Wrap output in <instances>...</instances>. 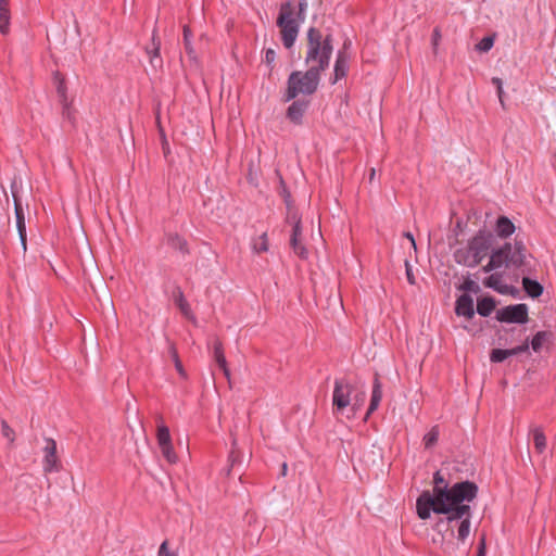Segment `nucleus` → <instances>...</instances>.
Returning a JSON list of instances; mask_svg holds the SVG:
<instances>
[{"label":"nucleus","mask_w":556,"mask_h":556,"mask_svg":"<svg viewBox=\"0 0 556 556\" xmlns=\"http://www.w3.org/2000/svg\"><path fill=\"white\" fill-rule=\"evenodd\" d=\"M173 301L186 318L190 319L193 317L190 305L187 302L181 288L178 286L173 290Z\"/></svg>","instance_id":"412c9836"},{"label":"nucleus","mask_w":556,"mask_h":556,"mask_svg":"<svg viewBox=\"0 0 556 556\" xmlns=\"http://www.w3.org/2000/svg\"><path fill=\"white\" fill-rule=\"evenodd\" d=\"M404 236L410 241L412 245L416 248L414 236L410 232H405Z\"/></svg>","instance_id":"864d4df0"},{"label":"nucleus","mask_w":556,"mask_h":556,"mask_svg":"<svg viewBox=\"0 0 556 556\" xmlns=\"http://www.w3.org/2000/svg\"><path fill=\"white\" fill-rule=\"evenodd\" d=\"M519 293L518 289L515 288V290H509L508 294H511L513 296H516Z\"/></svg>","instance_id":"6e6d98bb"},{"label":"nucleus","mask_w":556,"mask_h":556,"mask_svg":"<svg viewBox=\"0 0 556 556\" xmlns=\"http://www.w3.org/2000/svg\"><path fill=\"white\" fill-rule=\"evenodd\" d=\"M529 350L528 340H526L521 345H518L513 349H493L490 353V361L492 363H502L510 356L518 355L525 353Z\"/></svg>","instance_id":"9d476101"},{"label":"nucleus","mask_w":556,"mask_h":556,"mask_svg":"<svg viewBox=\"0 0 556 556\" xmlns=\"http://www.w3.org/2000/svg\"><path fill=\"white\" fill-rule=\"evenodd\" d=\"M281 184H283V182L281 181ZM280 193H281V195L283 197V199H285V200H286V199H288V201L291 203V200H290V199H291V195H290V193L287 191V188H286V186H285V185H282V190H281V192H280Z\"/></svg>","instance_id":"8fccbe9b"},{"label":"nucleus","mask_w":556,"mask_h":556,"mask_svg":"<svg viewBox=\"0 0 556 556\" xmlns=\"http://www.w3.org/2000/svg\"><path fill=\"white\" fill-rule=\"evenodd\" d=\"M496 301L492 296H483L478 300L477 313L482 317H488L494 311Z\"/></svg>","instance_id":"a878e982"},{"label":"nucleus","mask_w":556,"mask_h":556,"mask_svg":"<svg viewBox=\"0 0 556 556\" xmlns=\"http://www.w3.org/2000/svg\"><path fill=\"white\" fill-rule=\"evenodd\" d=\"M514 223L506 216H500L496 220L495 231L502 239H506L515 232Z\"/></svg>","instance_id":"4be33fe9"},{"label":"nucleus","mask_w":556,"mask_h":556,"mask_svg":"<svg viewBox=\"0 0 556 556\" xmlns=\"http://www.w3.org/2000/svg\"><path fill=\"white\" fill-rule=\"evenodd\" d=\"M321 75L315 68L303 71H293L287 79V88L282 96L283 102H290L300 94L312 96L319 86Z\"/></svg>","instance_id":"39448f33"},{"label":"nucleus","mask_w":556,"mask_h":556,"mask_svg":"<svg viewBox=\"0 0 556 556\" xmlns=\"http://www.w3.org/2000/svg\"><path fill=\"white\" fill-rule=\"evenodd\" d=\"M305 8H306V3L305 2H300L299 3V16H301V14L305 10Z\"/></svg>","instance_id":"5fc2aeb1"},{"label":"nucleus","mask_w":556,"mask_h":556,"mask_svg":"<svg viewBox=\"0 0 556 556\" xmlns=\"http://www.w3.org/2000/svg\"><path fill=\"white\" fill-rule=\"evenodd\" d=\"M553 337L551 331H539L536 332L531 340V348L534 352H539L543 343L548 341Z\"/></svg>","instance_id":"cd10ccee"},{"label":"nucleus","mask_w":556,"mask_h":556,"mask_svg":"<svg viewBox=\"0 0 556 556\" xmlns=\"http://www.w3.org/2000/svg\"><path fill=\"white\" fill-rule=\"evenodd\" d=\"M161 40L156 35V29L153 30L151 45L147 46L146 51L150 55V63L154 68H162L163 60L160 55Z\"/></svg>","instance_id":"4468645a"},{"label":"nucleus","mask_w":556,"mask_h":556,"mask_svg":"<svg viewBox=\"0 0 556 556\" xmlns=\"http://www.w3.org/2000/svg\"><path fill=\"white\" fill-rule=\"evenodd\" d=\"M455 314L457 316H463L466 319H471L475 316V307L472 298L464 293L459 295L455 302Z\"/></svg>","instance_id":"f8f14e48"},{"label":"nucleus","mask_w":556,"mask_h":556,"mask_svg":"<svg viewBox=\"0 0 556 556\" xmlns=\"http://www.w3.org/2000/svg\"><path fill=\"white\" fill-rule=\"evenodd\" d=\"M366 392L357 391L355 387L345 378L336 379L332 392V413L333 415L343 414L344 409L351 406V410L356 414L364 405Z\"/></svg>","instance_id":"20e7f679"},{"label":"nucleus","mask_w":556,"mask_h":556,"mask_svg":"<svg viewBox=\"0 0 556 556\" xmlns=\"http://www.w3.org/2000/svg\"><path fill=\"white\" fill-rule=\"evenodd\" d=\"M302 226L292 227V232L290 236V247L295 255H298L302 260H306L308 257V251L302 242Z\"/></svg>","instance_id":"ddd939ff"},{"label":"nucleus","mask_w":556,"mask_h":556,"mask_svg":"<svg viewBox=\"0 0 556 556\" xmlns=\"http://www.w3.org/2000/svg\"><path fill=\"white\" fill-rule=\"evenodd\" d=\"M286 205H287V223L291 224L293 226H302L301 217L298 213V211L292 206V204L286 199Z\"/></svg>","instance_id":"c756f323"},{"label":"nucleus","mask_w":556,"mask_h":556,"mask_svg":"<svg viewBox=\"0 0 556 556\" xmlns=\"http://www.w3.org/2000/svg\"><path fill=\"white\" fill-rule=\"evenodd\" d=\"M276 59V52L274 49L268 48L265 52V62L267 65L271 66Z\"/></svg>","instance_id":"ea45409f"},{"label":"nucleus","mask_w":556,"mask_h":556,"mask_svg":"<svg viewBox=\"0 0 556 556\" xmlns=\"http://www.w3.org/2000/svg\"><path fill=\"white\" fill-rule=\"evenodd\" d=\"M509 252H510V243L506 242L501 248L492 250V252L490 254V261L497 268H501L503 266L508 268V267H510V263H508Z\"/></svg>","instance_id":"a211bd4d"},{"label":"nucleus","mask_w":556,"mask_h":556,"mask_svg":"<svg viewBox=\"0 0 556 556\" xmlns=\"http://www.w3.org/2000/svg\"><path fill=\"white\" fill-rule=\"evenodd\" d=\"M440 429L439 426H433L429 432L424 435L422 442L426 450L432 448L439 440Z\"/></svg>","instance_id":"c85d7f7f"},{"label":"nucleus","mask_w":556,"mask_h":556,"mask_svg":"<svg viewBox=\"0 0 556 556\" xmlns=\"http://www.w3.org/2000/svg\"><path fill=\"white\" fill-rule=\"evenodd\" d=\"M457 289L460 291H464L467 294H468V292H472V293L477 294L481 290L480 286L476 281L471 280L470 278H466L464 280V282L457 287Z\"/></svg>","instance_id":"72a5a7b5"},{"label":"nucleus","mask_w":556,"mask_h":556,"mask_svg":"<svg viewBox=\"0 0 556 556\" xmlns=\"http://www.w3.org/2000/svg\"><path fill=\"white\" fill-rule=\"evenodd\" d=\"M213 357L218 367L222 369L225 377L229 378L230 371L227 366V361L224 354L223 343L218 339H215L213 342Z\"/></svg>","instance_id":"aec40b11"},{"label":"nucleus","mask_w":556,"mask_h":556,"mask_svg":"<svg viewBox=\"0 0 556 556\" xmlns=\"http://www.w3.org/2000/svg\"><path fill=\"white\" fill-rule=\"evenodd\" d=\"M53 81H54L55 89H56L58 96L60 98V101L62 102L64 110H66L67 109V102H66L67 101V96H66L67 88H66L65 79L60 72H55L53 74Z\"/></svg>","instance_id":"393cba45"},{"label":"nucleus","mask_w":556,"mask_h":556,"mask_svg":"<svg viewBox=\"0 0 556 556\" xmlns=\"http://www.w3.org/2000/svg\"><path fill=\"white\" fill-rule=\"evenodd\" d=\"M192 33H191V29L188 25H185L184 26V46H185V50L187 52V54L189 55L190 59H195L197 58V54H195V51L191 45V40H190V37H191Z\"/></svg>","instance_id":"7c9ffc66"},{"label":"nucleus","mask_w":556,"mask_h":556,"mask_svg":"<svg viewBox=\"0 0 556 556\" xmlns=\"http://www.w3.org/2000/svg\"><path fill=\"white\" fill-rule=\"evenodd\" d=\"M432 492L426 490L417 497L416 511L420 519L427 520L431 513L445 515L440 519L437 528L446 527L454 535V527L457 526V540L466 541L470 533L472 509L470 502L478 495V485L469 480L451 484L442 470H437L432 478Z\"/></svg>","instance_id":"f257e3e1"},{"label":"nucleus","mask_w":556,"mask_h":556,"mask_svg":"<svg viewBox=\"0 0 556 556\" xmlns=\"http://www.w3.org/2000/svg\"><path fill=\"white\" fill-rule=\"evenodd\" d=\"M501 279H502V276L500 274H492L490 275L489 277H486L483 281V285L486 287V288H491L495 291H498L500 289V283H501Z\"/></svg>","instance_id":"c9c22d12"},{"label":"nucleus","mask_w":556,"mask_h":556,"mask_svg":"<svg viewBox=\"0 0 556 556\" xmlns=\"http://www.w3.org/2000/svg\"><path fill=\"white\" fill-rule=\"evenodd\" d=\"M485 553H486L485 536L482 535L478 543L477 556H485Z\"/></svg>","instance_id":"a19ab883"},{"label":"nucleus","mask_w":556,"mask_h":556,"mask_svg":"<svg viewBox=\"0 0 556 556\" xmlns=\"http://www.w3.org/2000/svg\"><path fill=\"white\" fill-rule=\"evenodd\" d=\"M496 91H497V96H498L500 102H501L502 106L504 108V100H503L504 91H503V86H501V87L496 88Z\"/></svg>","instance_id":"3c124183"},{"label":"nucleus","mask_w":556,"mask_h":556,"mask_svg":"<svg viewBox=\"0 0 556 556\" xmlns=\"http://www.w3.org/2000/svg\"><path fill=\"white\" fill-rule=\"evenodd\" d=\"M294 4L289 0L281 4L277 17V26L280 28L281 41L287 49L294 46L299 35L300 24L294 18Z\"/></svg>","instance_id":"423d86ee"},{"label":"nucleus","mask_w":556,"mask_h":556,"mask_svg":"<svg viewBox=\"0 0 556 556\" xmlns=\"http://www.w3.org/2000/svg\"><path fill=\"white\" fill-rule=\"evenodd\" d=\"M405 267H406V278H407L408 283L415 285L416 283L415 276L413 274L412 266L409 265V263L407 261L405 262Z\"/></svg>","instance_id":"79ce46f5"},{"label":"nucleus","mask_w":556,"mask_h":556,"mask_svg":"<svg viewBox=\"0 0 556 556\" xmlns=\"http://www.w3.org/2000/svg\"><path fill=\"white\" fill-rule=\"evenodd\" d=\"M159 556H176L175 553L169 552L167 541H164L159 548Z\"/></svg>","instance_id":"37998d69"},{"label":"nucleus","mask_w":556,"mask_h":556,"mask_svg":"<svg viewBox=\"0 0 556 556\" xmlns=\"http://www.w3.org/2000/svg\"><path fill=\"white\" fill-rule=\"evenodd\" d=\"M12 195H13V200H14L16 229L18 232L23 252L26 253V251H27V232H26L24 208H23L20 197L14 191H12Z\"/></svg>","instance_id":"1a4fd4ad"},{"label":"nucleus","mask_w":556,"mask_h":556,"mask_svg":"<svg viewBox=\"0 0 556 556\" xmlns=\"http://www.w3.org/2000/svg\"><path fill=\"white\" fill-rule=\"evenodd\" d=\"M492 84H493L496 88H498V87L503 86V81H502V79H501V78H498V77H493V78H492Z\"/></svg>","instance_id":"603ef678"},{"label":"nucleus","mask_w":556,"mask_h":556,"mask_svg":"<svg viewBox=\"0 0 556 556\" xmlns=\"http://www.w3.org/2000/svg\"><path fill=\"white\" fill-rule=\"evenodd\" d=\"M156 439L159 446L172 443L170 433L168 427L161 425L157 427Z\"/></svg>","instance_id":"2f4dec72"},{"label":"nucleus","mask_w":556,"mask_h":556,"mask_svg":"<svg viewBox=\"0 0 556 556\" xmlns=\"http://www.w3.org/2000/svg\"><path fill=\"white\" fill-rule=\"evenodd\" d=\"M1 434L5 439H8L10 443H13L15 440L14 430L9 426V424L4 419L1 420Z\"/></svg>","instance_id":"e433bc0d"},{"label":"nucleus","mask_w":556,"mask_h":556,"mask_svg":"<svg viewBox=\"0 0 556 556\" xmlns=\"http://www.w3.org/2000/svg\"><path fill=\"white\" fill-rule=\"evenodd\" d=\"M494 40L492 37H484L477 45L478 50L486 52L493 47Z\"/></svg>","instance_id":"4c0bfd02"},{"label":"nucleus","mask_w":556,"mask_h":556,"mask_svg":"<svg viewBox=\"0 0 556 556\" xmlns=\"http://www.w3.org/2000/svg\"><path fill=\"white\" fill-rule=\"evenodd\" d=\"M528 306L523 303L507 305L496 311L495 318L501 323L526 324L528 321Z\"/></svg>","instance_id":"0eeeda50"},{"label":"nucleus","mask_w":556,"mask_h":556,"mask_svg":"<svg viewBox=\"0 0 556 556\" xmlns=\"http://www.w3.org/2000/svg\"><path fill=\"white\" fill-rule=\"evenodd\" d=\"M166 243L169 248L179 251L182 255L190 253L187 240L176 232L166 233Z\"/></svg>","instance_id":"6ab92c4d"},{"label":"nucleus","mask_w":556,"mask_h":556,"mask_svg":"<svg viewBox=\"0 0 556 556\" xmlns=\"http://www.w3.org/2000/svg\"><path fill=\"white\" fill-rule=\"evenodd\" d=\"M381 399H382V384L380 382L379 375L376 372L374 382H372L370 403H369L368 409L365 415V420H367L368 417L379 407Z\"/></svg>","instance_id":"2eb2a0df"},{"label":"nucleus","mask_w":556,"mask_h":556,"mask_svg":"<svg viewBox=\"0 0 556 556\" xmlns=\"http://www.w3.org/2000/svg\"><path fill=\"white\" fill-rule=\"evenodd\" d=\"M286 470H287V464H283L282 465V473L286 475Z\"/></svg>","instance_id":"13d9d810"},{"label":"nucleus","mask_w":556,"mask_h":556,"mask_svg":"<svg viewBox=\"0 0 556 556\" xmlns=\"http://www.w3.org/2000/svg\"><path fill=\"white\" fill-rule=\"evenodd\" d=\"M349 71V58L345 52L339 51L337 54V59L334 62L333 68V78L331 79V84H337L340 79L346 76Z\"/></svg>","instance_id":"f3484780"},{"label":"nucleus","mask_w":556,"mask_h":556,"mask_svg":"<svg viewBox=\"0 0 556 556\" xmlns=\"http://www.w3.org/2000/svg\"><path fill=\"white\" fill-rule=\"evenodd\" d=\"M496 269H498V268L489 260L488 264L484 265L481 270L483 273H491Z\"/></svg>","instance_id":"49530a36"},{"label":"nucleus","mask_w":556,"mask_h":556,"mask_svg":"<svg viewBox=\"0 0 556 556\" xmlns=\"http://www.w3.org/2000/svg\"><path fill=\"white\" fill-rule=\"evenodd\" d=\"M533 444L538 453H543L546 448V437L541 427H534L531 430Z\"/></svg>","instance_id":"bb28decb"},{"label":"nucleus","mask_w":556,"mask_h":556,"mask_svg":"<svg viewBox=\"0 0 556 556\" xmlns=\"http://www.w3.org/2000/svg\"><path fill=\"white\" fill-rule=\"evenodd\" d=\"M160 450H161V453H162L163 457L169 464H175L177 462V455L174 452V447H173L172 443L160 446Z\"/></svg>","instance_id":"f704fd0d"},{"label":"nucleus","mask_w":556,"mask_h":556,"mask_svg":"<svg viewBox=\"0 0 556 556\" xmlns=\"http://www.w3.org/2000/svg\"><path fill=\"white\" fill-rule=\"evenodd\" d=\"M493 236L484 230H479L466 245L454 250V261L463 266L473 268L489 254Z\"/></svg>","instance_id":"7ed1b4c3"},{"label":"nucleus","mask_w":556,"mask_h":556,"mask_svg":"<svg viewBox=\"0 0 556 556\" xmlns=\"http://www.w3.org/2000/svg\"><path fill=\"white\" fill-rule=\"evenodd\" d=\"M508 256L510 267L520 268L523 273L530 271L529 262L527 261V248L522 239L515 238L514 248L510 245Z\"/></svg>","instance_id":"6e6552de"},{"label":"nucleus","mask_w":556,"mask_h":556,"mask_svg":"<svg viewBox=\"0 0 556 556\" xmlns=\"http://www.w3.org/2000/svg\"><path fill=\"white\" fill-rule=\"evenodd\" d=\"M175 367L177 369V371L182 376V377H186V372L184 370V367H182V364L179 359V357H176V361H175Z\"/></svg>","instance_id":"de8ad7c7"},{"label":"nucleus","mask_w":556,"mask_h":556,"mask_svg":"<svg viewBox=\"0 0 556 556\" xmlns=\"http://www.w3.org/2000/svg\"><path fill=\"white\" fill-rule=\"evenodd\" d=\"M253 249L256 253L268 251V238L266 232H263L257 239L254 240Z\"/></svg>","instance_id":"473e14b6"},{"label":"nucleus","mask_w":556,"mask_h":556,"mask_svg":"<svg viewBox=\"0 0 556 556\" xmlns=\"http://www.w3.org/2000/svg\"><path fill=\"white\" fill-rule=\"evenodd\" d=\"M10 9L9 0H0V33L8 35L10 31Z\"/></svg>","instance_id":"5701e85b"},{"label":"nucleus","mask_w":556,"mask_h":556,"mask_svg":"<svg viewBox=\"0 0 556 556\" xmlns=\"http://www.w3.org/2000/svg\"><path fill=\"white\" fill-rule=\"evenodd\" d=\"M374 176H375V169L372 168V169H371V172H370V177H369V179H370V180H372Z\"/></svg>","instance_id":"4d7b16f0"},{"label":"nucleus","mask_w":556,"mask_h":556,"mask_svg":"<svg viewBox=\"0 0 556 556\" xmlns=\"http://www.w3.org/2000/svg\"><path fill=\"white\" fill-rule=\"evenodd\" d=\"M522 287L526 293L533 299L541 296L544 291L543 286L539 281L529 277L522 278Z\"/></svg>","instance_id":"b1692460"},{"label":"nucleus","mask_w":556,"mask_h":556,"mask_svg":"<svg viewBox=\"0 0 556 556\" xmlns=\"http://www.w3.org/2000/svg\"><path fill=\"white\" fill-rule=\"evenodd\" d=\"M309 105V101L302 99H294L287 109V117L295 125H301L303 116Z\"/></svg>","instance_id":"9b49d317"},{"label":"nucleus","mask_w":556,"mask_h":556,"mask_svg":"<svg viewBox=\"0 0 556 556\" xmlns=\"http://www.w3.org/2000/svg\"><path fill=\"white\" fill-rule=\"evenodd\" d=\"M169 354H170V356H172L174 362L176 361V357H179L178 356V352H177V350H176L174 344L169 345Z\"/></svg>","instance_id":"09e8293b"},{"label":"nucleus","mask_w":556,"mask_h":556,"mask_svg":"<svg viewBox=\"0 0 556 556\" xmlns=\"http://www.w3.org/2000/svg\"><path fill=\"white\" fill-rule=\"evenodd\" d=\"M440 39H441V31L438 27H435L432 33V45L434 48L438 46Z\"/></svg>","instance_id":"c03bdc74"},{"label":"nucleus","mask_w":556,"mask_h":556,"mask_svg":"<svg viewBox=\"0 0 556 556\" xmlns=\"http://www.w3.org/2000/svg\"><path fill=\"white\" fill-rule=\"evenodd\" d=\"M509 290H515V287L514 286H509V285H503L501 282L500 283V289H498L497 292L501 293V294H508Z\"/></svg>","instance_id":"a18cd8bd"},{"label":"nucleus","mask_w":556,"mask_h":556,"mask_svg":"<svg viewBox=\"0 0 556 556\" xmlns=\"http://www.w3.org/2000/svg\"><path fill=\"white\" fill-rule=\"evenodd\" d=\"M332 41L331 34L323 36L321 31L316 27L307 29L304 61L308 68H315L321 75L329 67L333 51Z\"/></svg>","instance_id":"f03ea898"},{"label":"nucleus","mask_w":556,"mask_h":556,"mask_svg":"<svg viewBox=\"0 0 556 556\" xmlns=\"http://www.w3.org/2000/svg\"><path fill=\"white\" fill-rule=\"evenodd\" d=\"M45 470L48 472L58 471V457H56V443L53 439L47 440V445L45 447Z\"/></svg>","instance_id":"dca6fc26"},{"label":"nucleus","mask_w":556,"mask_h":556,"mask_svg":"<svg viewBox=\"0 0 556 556\" xmlns=\"http://www.w3.org/2000/svg\"><path fill=\"white\" fill-rule=\"evenodd\" d=\"M241 453L240 451H238L236 448V442L233 441L232 443V450L230 451V454H229V462L231 464V466H235L236 464H239L241 463Z\"/></svg>","instance_id":"58836bf2"}]
</instances>
